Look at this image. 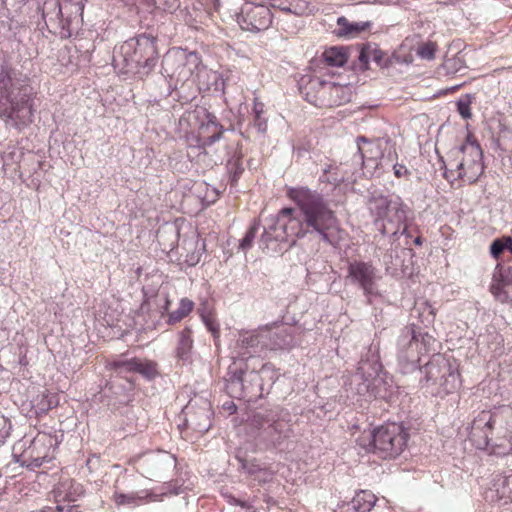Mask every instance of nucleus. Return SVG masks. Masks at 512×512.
<instances>
[{
  "instance_id": "1",
  "label": "nucleus",
  "mask_w": 512,
  "mask_h": 512,
  "mask_svg": "<svg viewBox=\"0 0 512 512\" xmlns=\"http://www.w3.org/2000/svg\"><path fill=\"white\" fill-rule=\"evenodd\" d=\"M286 196L299 208L302 221L294 215L295 209L282 208L277 222L282 224L286 237L303 238L307 233H317L321 240L336 245L343 232L334 210L324 197L306 186L287 187Z\"/></svg>"
},
{
  "instance_id": "2",
  "label": "nucleus",
  "mask_w": 512,
  "mask_h": 512,
  "mask_svg": "<svg viewBox=\"0 0 512 512\" xmlns=\"http://www.w3.org/2000/svg\"><path fill=\"white\" fill-rule=\"evenodd\" d=\"M484 172L483 152L474 134L467 132L465 141L450 152L444 177L452 186L475 183Z\"/></svg>"
},
{
  "instance_id": "3",
  "label": "nucleus",
  "mask_w": 512,
  "mask_h": 512,
  "mask_svg": "<svg viewBox=\"0 0 512 512\" xmlns=\"http://www.w3.org/2000/svg\"><path fill=\"white\" fill-rule=\"evenodd\" d=\"M33 99L27 86L15 78L14 69L0 67V116L16 123L28 124L33 121Z\"/></svg>"
},
{
  "instance_id": "4",
  "label": "nucleus",
  "mask_w": 512,
  "mask_h": 512,
  "mask_svg": "<svg viewBox=\"0 0 512 512\" xmlns=\"http://www.w3.org/2000/svg\"><path fill=\"white\" fill-rule=\"evenodd\" d=\"M408 439L409 432L402 424L388 422L374 428L368 437L363 434L358 442L360 446L381 458L392 459L405 450Z\"/></svg>"
},
{
  "instance_id": "5",
  "label": "nucleus",
  "mask_w": 512,
  "mask_h": 512,
  "mask_svg": "<svg viewBox=\"0 0 512 512\" xmlns=\"http://www.w3.org/2000/svg\"><path fill=\"white\" fill-rule=\"evenodd\" d=\"M300 92L305 100L318 108H332L347 102L350 97L346 86L319 77H310L300 86Z\"/></svg>"
},
{
  "instance_id": "6",
  "label": "nucleus",
  "mask_w": 512,
  "mask_h": 512,
  "mask_svg": "<svg viewBox=\"0 0 512 512\" xmlns=\"http://www.w3.org/2000/svg\"><path fill=\"white\" fill-rule=\"evenodd\" d=\"M183 120L191 127L187 133V141L191 146L205 148L218 141L223 133L222 126L216 117L204 108H196L185 114Z\"/></svg>"
},
{
  "instance_id": "7",
  "label": "nucleus",
  "mask_w": 512,
  "mask_h": 512,
  "mask_svg": "<svg viewBox=\"0 0 512 512\" xmlns=\"http://www.w3.org/2000/svg\"><path fill=\"white\" fill-rule=\"evenodd\" d=\"M368 209L374 217L375 225H380L382 234L387 233L385 222L393 226L395 233L406 218L405 206L400 197L390 199L383 195H373L368 201Z\"/></svg>"
},
{
  "instance_id": "8",
  "label": "nucleus",
  "mask_w": 512,
  "mask_h": 512,
  "mask_svg": "<svg viewBox=\"0 0 512 512\" xmlns=\"http://www.w3.org/2000/svg\"><path fill=\"white\" fill-rule=\"evenodd\" d=\"M55 439L51 434L40 432L32 440H21L14 449L21 450L19 461L30 468H38L53 458Z\"/></svg>"
},
{
  "instance_id": "9",
  "label": "nucleus",
  "mask_w": 512,
  "mask_h": 512,
  "mask_svg": "<svg viewBox=\"0 0 512 512\" xmlns=\"http://www.w3.org/2000/svg\"><path fill=\"white\" fill-rule=\"evenodd\" d=\"M511 419V415L495 413L491 410L480 411L471 423L469 439L478 449H486L494 440V423H499L505 419Z\"/></svg>"
},
{
  "instance_id": "10",
  "label": "nucleus",
  "mask_w": 512,
  "mask_h": 512,
  "mask_svg": "<svg viewBox=\"0 0 512 512\" xmlns=\"http://www.w3.org/2000/svg\"><path fill=\"white\" fill-rule=\"evenodd\" d=\"M174 62L177 66L173 70L171 77H174L177 83L196 82V77L202 64L201 57L197 52L178 53L174 57Z\"/></svg>"
},
{
  "instance_id": "11",
  "label": "nucleus",
  "mask_w": 512,
  "mask_h": 512,
  "mask_svg": "<svg viewBox=\"0 0 512 512\" xmlns=\"http://www.w3.org/2000/svg\"><path fill=\"white\" fill-rule=\"evenodd\" d=\"M272 23L271 10L265 5L248 4L242 9L241 27L244 30L255 32L263 31Z\"/></svg>"
},
{
  "instance_id": "12",
  "label": "nucleus",
  "mask_w": 512,
  "mask_h": 512,
  "mask_svg": "<svg viewBox=\"0 0 512 512\" xmlns=\"http://www.w3.org/2000/svg\"><path fill=\"white\" fill-rule=\"evenodd\" d=\"M348 278L358 284L366 295L375 293L376 268L370 262L355 260L349 263Z\"/></svg>"
},
{
  "instance_id": "13",
  "label": "nucleus",
  "mask_w": 512,
  "mask_h": 512,
  "mask_svg": "<svg viewBox=\"0 0 512 512\" xmlns=\"http://www.w3.org/2000/svg\"><path fill=\"white\" fill-rule=\"evenodd\" d=\"M122 49H133L130 60L138 66H150L157 58L156 43L146 35H141L135 41L125 43Z\"/></svg>"
},
{
  "instance_id": "14",
  "label": "nucleus",
  "mask_w": 512,
  "mask_h": 512,
  "mask_svg": "<svg viewBox=\"0 0 512 512\" xmlns=\"http://www.w3.org/2000/svg\"><path fill=\"white\" fill-rule=\"evenodd\" d=\"M484 497L491 503H512V473L508 476L496 475L485 490Z\"/></svg>"
},
{
  "instance_id": "15",
  "label": "nucleus",
  "mask_w": 512,
  "mask_h": 512,
  "mask_svg": "<svg viewBox=\"0 0 512 512\" xmlns=\"http://www.w3.org/2000/svg\"><path fill=\"white\" fill-rule=\"evenodd\" d=\"M495 413H502L512 416V409H499L495 410ZM494 440L491 441L490 446L495 447H506L512 450V420L509 418L499 423H494Z\"/></svg>"
},
{
  "instance_id": "16",
  "label": "nucleus",
  "mask_w": 512,
  "mask_h": 512,
  "mask_svg": "<svg viewBox=\"0 0 512 512\" xmlns=\"http://www.w3.org/2000/svg\"><path fill=\"white\" fill-rule=\"evenodd\" d=\"M358 149L362 155L363 165L377 168L383 156L380 141L368 140L365 137L358 138Z\"/></svg>"
},
{
  "instance_id": "17",
  "label": "nucleus",
  "mask_w": 512,
  "mask_h": 512,
  "mask_svg": "<svg viewBox=\"0 0 512 512\" xmlns=\"http://www.w3.org/2000/svg\"><path fill=\"white\" fill-rule=\"evenodd\" d=\"M82 493V486L71 479L60 482L54 489V496L57 503L74 502Z\"/></svg>"
},
{
  "instance_id": "18",
  "label": "nucleus",
  "mask_w": 512,
  "mask_h": 512,
  "mask_svg": "<svg viewBox=\"0 0 512 512\" xmlns=\"http://www.w3.org/2000/svg\"><path fill=\"white\" fill-rule=\"evenodd\" d=\"M152 493L149 490L124 493L115 490L112 495V501L118 507L120 506H139L148 501Z\"/></svg>"
},
{
  "instance_id": "19",
  "label": "nucleus",
  "mask_w": 512,
  "mask_h": 512,
  "mask_svg": "<svg viewBox=\"0 0 512 512\" xmlns=\"http://www.w3.org/2000/svg\"><path fill=\"white\" fill-rule=\"evenodd\" d=\"M58 6L59 14L65 18L68 24L78 19L82 22L84 0H60Z\"/></svg>"
},
{
  "instance_id": "20",
  "label": "nucleus",
  "mask_w": 512,
  "mask_h": 512,
  "mask_svg": "<svg viewBox=\"0 0 512 512\" xmlns=\"http://www.w3.org/2000/svg\"><path fill=\"white\" fill-rule=\"evenodd\" d=\"M435 343L436 339L428 332L416 333L415 330L413 329L410 345L415 344L416 348L418 349V356L414 361L420 362L421 356L428 355L430 352L435 351Z\"/></svg>"
},
{
  "instance_id": "21",
  "label": "nucleus",
  "mask_w": 512,
  "mask_h": 512,
  "mask_svg": "<svg viewBox=\"0 0 512 512\" xmlns=\"http://www.w3.org/2000/svg\"><path fill=\"white\" fill-rule=\"evenodd\" d=\"M425 369L427 379L433 383H441L447 374L452 375L450 365L442 358L428 362Z\"/></svg>"
},
{
  "instance_id": "22",
  "label": "nucleus",
  "mask_w": 512,
  "mask_h": 512,
  "mask_svg": "<svg viewBox=\"0 0 512 512\" xmlns=\"http://www.w3.org/2000/svg\"><path fill=\"white\" fill-rule=\"evenodd\" d=\"M193 349L192 330L185 327L178 333V342L176 346V357L180 360H187Z\"/></svg>"
},
{
  "instance_id": "23",
  "label": "nucleus",
  "mask_w": 512,
  "mask_h": 512,
  "mask_svg": "<svg viewBox=\"0 0 512 512\" xmlns=\"http://www.w3.org/2000/svg\"><path fill=\"white\" fill-rule=\"evenodd\" d=\"M376 496L369 490H361L351 501L352 508L357 512H368L376 503Z\"/></svg>"
},
{
  "instance_id": "24",
  "label": "nucleus",
  "mask_w": 512,
  "mask_h": 512,
  "mask_svg": "<svg viewBox=\"0 0 512 512\" xmlns=\"http://www.w3.org/2000/svg\"><path fill=\"white\" fill-rule=\"evenodd\" d=\"M324 61L329 66L341 67L347 60L348 56L344 48L342 47H330L323 53Z\"/></svg>"
},
{
  "instance_id": "25",
  "label": "nucleus",
  "mask_w": 512,
  "mask_h": 512,
  "mask_svg": "<svg viewBox=\"0 0 512 512\" xmlns=\"http://www.w3.org/2000/svg\"><path fill=\"white\" fill-rule=\"evenodd\" d=\"M194 308V302L188 298H182L179 302L178 308L169 313L167 323L170 325L180 322L187 317Z\"/></svg>"
},
{
  "instance_id": "26",
  "label": "nucleus",
  "mask_w": 512,
  "mask_h": 512,
  "mask_svg": "<svg viewBox=\"0 0 512 512\" xmlns=\"http://www.w3.org/2000/svg\"><path fill=\"white\" fill-rule=\"evenodd\" d=\"M132 372L139 373L147 378H153L157 374V364L151 360L134 357Z\"/></svg>"
},
{
  "instance_id": "27",
  "label": "nucleus",
  "mask_w": 512,
  "mask_h": 512,
  "mask_svg": "<svg viewBox=\"0 0 512 512\" xmlns=\"http://www.w3.org/2000/svg\"><path fill=\"white\" fill-rule=\"evenodd\" d=\"M319 182L321 184L338 187L343 182V178L339 175L337 167L329 165L319 177Z\"/></svg>"
},
{
  "instance_id": "28",
  "label": "nucleus",
  "mask_w": 512,
  "mask_h": 512,
  "mask_svg": "<svg viewBox=\"0 0 512 512\" xmlns=\"http://www.w3.org/2000/svg\"><path fill=\"white\" fill-rule=\"evenodd\" d=\"M337 23L341 28V34L345 36L356 35L368 27V24L364 23H350L345 17L338 18Z\"/></svg>"
},
{
  "instance_id": "29",
  "label": "nucleus",
  "mask_w": 512,
  "mask_h": 512,
  "mask_svg": "<svg viewBox=\"0 0 512 512\" xmlns=\"http://www.w3.org/2000/svg\"><path fill=\"white\" fill-rule=\"evenodd\" d=\"M264 103H262L258 98H255L253 101V114H254V125L257 127L258 131L265 132L267 129V119L263 117L265 113Z\"/></svg>"
},
{
  "instance_id": "30",
  "label": "nucleus",
  "mask_w": 512,
  "mask_h": 512,
  "mask_svg": "<svg viewBox=\"0 0 512 512\" xmlns=\"http://www.w3.org/2000/svg\"><path fill=\"white\" fill-rule=\"evenodd\" d=\"M259 343L258 335L253 333H244L241 335L240 339L237 341V347L240 350L248 349L256 347ZM238 354L242 357H245L248 352L239 351Z\"/></svg>"
},
{
  "instance_id": "31",
  "label": "nucleus",
  "mask_w": 512,
  "mask_h": 512,
  "mask_svg": "<svg viewBox=\"0 0 512 512\" xmlns=\"http://www.w3.org/2000/svg\"><path fill=\"white\" fill-rule=\"evenodd\" d=\"M420 318L421 322L432 324L435 321L437 310L432 306L429 301H425L421 304L420 307Z\"/></svg>"
},
{
  "instance_id": "32",
  "label": "nucleus",
  "mask_w": 512,
  "mask_h": 512,
  "mask_svg": "<svg viewBox=\"0 0 512 512\" xmlns=\"http://www.w3.org/2000/svg\"><path fill=\"white\" fill-rule=\"evenodd\" d=\"M134 364V358L131 359H114L107 363V368L110 370H121L123 369L126 372H132V367Z\"/></svg>"
},
{
  "instance_id": "33",
  "label": "nucleus",
  "mask_w": 512,
  "mask_h": 512,
  "mask_svg": "<svg viewBox=\"0 0 512 512\" xmlns=\"http://www.w3.org/2000/svg\"><path fill=\"white\" fill-rule=\"evenodd\" d=\"M437 50V44L435 42H425L419 45L417 54L424 59H433Z\"/></svg>"
},
{
  "instance_id": "34",
  "label": "nucleus",
  "mask_w": 512,
  "mask_h": 512,
  "mask_svg": "<svg viewBox=\"0 0 512 512\" xmlns=\"http://www.w3.org/2000/svg\"><path fill=\"white\" fill-rule=\"evenodd\" d=\"M202 320H203L206 328L208 329V331H210L212 333L214 338H218L220 335V329H219V324H218L217 320L215 319V317L211 314L202 315Z\"/></svg>"
},
{
  "instance_id": "35",
  "label": "nucleus",
  "mask_w": 512,
  "mask_h": 512,
  "mask_svg": "<svg viewBox=\"0 0 512 512\" xmlns=\"http://www.w3.org/2000/svg\"><path fill=\"white\" fill-rule=\"evenodd\" d=\"M256 232H257V229L255 226L250 227L247 230L245 236L241 239L239 248L242 249L243 251L249 249L252 246V243L255 239Z\"/></svg>"
},
{
  "instance_id": "36",
  "label": "nucleus",
  "mask_w": 512,
  "mask_h": 512,
  "mask_svg": "<svg viewBox=\"0 0 512 512\" xmlns=\"http://www.w3.org/2000/svg\"><path fill=\"white\" fill-rule=\"evenodd\" d=\"M10 428V422L3 415H0V445L9 437Z\"/></svg>"
},
{
  "instance_id": "37",
  "label": "nucleus",
  "mask_w": 512,
  "mask_h": 512,
  "mask_svg": "<svg viewBox=\"0 0 512 512\" xmlns=\"http://www.w3.org/2000/svg\"><path fill=\"white\" fill-rule=\"evenodd\" d=\"M504 252L502 238L494 240L490 246V253L493 258L498 260L500 255Z\"/></svg>"
},
{
  "instance_id": "38",
  "label": "nucleus",
  "mask_w": 512,
  "mask_h": 512,
  "mask_svg": "<svg viewBox=\"0 0 512 512\" xmlns=\"http://www.w3.org/2000/svg\"><path fill=\"white\" fill-rule=\"evenodd\" d=\"M457 109H458L459 114L464 119L471 118L472 113H471V108H470V104L469 103L463 102V101H459L458 104H457Z\"/></svg>"
},
{
  "instance_id": "39",
  "label": "nucleus",
  "mask_w": 512,
  "mask_h": 512,
  "mask_svg": "<svg viewBox=\"0 0 512 512\" xmlns=\"http://www.w3.org/2000/svg\"><path fill=\"white\" fill-rule=\"evenodd\" d=\"M159 4L163 6V9L169 12H173L180 7L179 0H158Z\"/></svg>"
},
{
  "instance_id": "40",
  "label": "nucleus",
  "mask_w": 512,
  "mask_h": 512,
  "mask_svg": "<svg viewBox=\"0 0 512 512\" xmlns=\"http://www.w3.org/2000/svg\"><path fill=\"white\" fill-rule=\"evenodd\" d=\"M393 170H394V175L397 178H403V177H409L410 176V171L403 164H395L394 167H393Z\"/></svg>"
},
{
  "instance_id": "41",
  "label": "nucleus",
  "mask_w": 512,
  "mask_h": 512,
  "mask_svg": "<svg viewBox=\"0 0 512 512\" xmlns=\"http://www.w3.org/2000/svg\"><path fill=\"white\" fill-rule=\"evenodd\" d=\"M503 242L504 251H509L512 254V236L501 237Z\"/></svg>"
},
{
  "instance_id": "42",
  "label": "nucleus",
  "mask_w": 512,
  "mask_h": 512,
  "mask_svg": "<svg viewBox=\"0 0 512 512\" xmlns=\"http://www.w3.org/2000/svg\"><path fill=\"white\" fill-rule=\"evenodd\" d=\"M365 56H366V52L363 50L360 54V60L361 61H364L365 60Z\"/></svg>"
},
{
  "instance_id": "43",
  "label": "nucleus",
  "mask_w": 512,
  "mask_h": 512,
  "mask_svg": "<svg viewBox=\"0 0 512 512\" xmlns=\"http://www.w3.org/2000/svg\"><path fill=\"white\" fill-rule=\"evenodd\" d=\"M169 305H170V300L167 298L166 303H165V310L168 309Z\"/></svg>"
},
{
  "instance_id": "44",
  "label": "nucleus",
  "mask_w": 512,
  "mask_h": 512,
  "mask_svg": "<svg viewBox=\"0 0 512 512\" xmlns=\"http://www.w3.org/2000/svg\"><path fill=\"white\" fill-rule=\"evenodd\" d=\"M378 52H379L378 50H374V58H375V60H377V61L379 60V57L377 56V53H378Z\"/></svg>"
},
{
  "instance_id": "45",
  "label": "nucleus",
  "mask_w": 512,
  "mask_h": 512,
  "mask_svg": "<svg viewBox=\"0 0 512 512\" xmlns=\"http://www.w3.org/2000/svg\"><path fill=\"white\" fill-rule=\"evenodd\" d=\"M416 243H417V244H419V243H420V239H419V238H417V239H416Z\"/></svg>"
}]
</instances>
